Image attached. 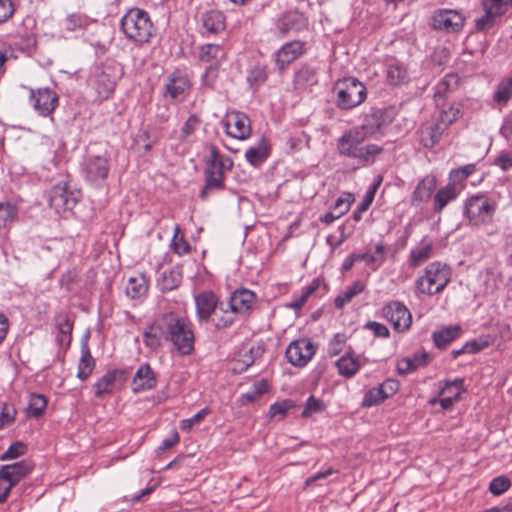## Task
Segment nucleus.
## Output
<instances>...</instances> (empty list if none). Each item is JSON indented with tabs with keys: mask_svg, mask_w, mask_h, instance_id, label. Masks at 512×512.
Segmentation results:
<instances>
[{
	"mask_svg": "<svg viewBox=\"0 0 512 512\" xmlns=\"http://www.w3.org/2000/svg\"><path fill=\"white\" fill-rule=\"evenodd\" d=\"M365 140L361 129L352 128L338 139L337 151L341 156L356 159L361 167L371 165L382 152V148L376 144L363 145Z\"/></svg>",
	"mask_w": 512,
	"mask_h": 512,
	"instance_id": "obj_1",
	"label": "nucleus"
},
{
	"mask_svg": "<svg viewBox=\"0 0 512 512\" xmlns=\"http://www.w3.org/2000/svg\"><path fill=\"white\" fill-rule=\"evenodd\" d=\"M166 339L170 340L182 355H189L194 349L192 324L184 317L175 314L165 315L163 319Z\"/></svg>",
	"mask_w": 512,
	"mask_h": 512,
	"instance_id": "obj_2",
	"label": "nucleus"
},
{
	"mask_svg": "<svg viewBox=\"0 0 512 512\" xmlns=\"http://www.w3.org/2000/svg\"><path fill=\"white\" fill-rule=\"evenodd\" d=\"M125 36L137 44L149 42L154 34V25L149 14L142 9H130L121 19Z\"/></svg>",
	"mask_w": 512,
	"mask_h": 512,
	"instance_id": "obj_3",
	"label": "nucleus"
},
{
	"mask_svg": "<svg viewBox=\"0 0 512 512\" xmlns=\"http://www.w3.org/2000/svg\"><path fill=\"white\" fill-rule=\"evenodd\" d=\"M451 279V270L445 263L435 261L430 263L424 273L416 280L417 291L433 296L442 292Z\"/></svg>",
	"mask_w": 512,
	"mask_h": 512,
	"instance_id": "obj_4",
	"label": "nucleus"
},
{
	"mask_svg": "<svg viewBox=\"0 0 512 512\" xmlns=\"http://www.w3.org/2000/svg\"><path fill=\"white\" fill-rule=\"evenodd\" d=\"M231 167L232 161L229 158L224 159L216 148L211 149L204 171L205 186L200 192L201 199L206 200L211 192L224 189V170Z\"/></svg>",
	"mask_w": 512,
	"mask_h": 512,
	"instance_id": "obj_5",
	"label": "nucleus"
},
{
	"mask_svg": "<svg viewBox=\"0 0 512 512\" xmlns=\"http://www.w3.org/2000/svg\"><path fill=\"white\" fill-rule=\"evenodd\" d=\"M337 106L341 109H352L366 99V87L353 77L344 78L336 83Z\"/></svg>",
	"mask_w": 512,
	"mask_h": 512,
	"instance_id": "obj_6",
	"label": "nucleus"
},
{
	"mask_svg": "<svg viewBox=\"0 0 512 512\" xmlns=\"http://www.w3.org/2000/svg\"><path fill=\"white\" fill-rule=\"evenodd\" d=\"M121 75V68L112 61H107L94 68L91 81L100 97L107 98L113 92L116 81Z\"/></svg>",
	"mask_w": 512,
	"mask_h": 512,
	"instance_id": "obj_7",
	"label": "nucleus"
},
{
	"mask_svg": "<svg viewBox=\"0 0 512 512\" xmlns=\"http://www.w3.org/2000/svg\"><path fill=\"white\" fill-rule=\"evenodd\" d=\"M192 88L191 80L182 70H175L165 80L162 94L165 99L174 102H183L190 94Z\"/></svg>",
	"mask_w": 512,
	"mask_h": 512,
	"instance_id": "obj_8",
	"label": "nucleus"
},
{
	"mask_svg": "<svg viewBox=\"0 0 512 512\" xmlns=\"http://www.w3.org/2000/svg\"><path fill=\"white\" fill-rule=\"evenodd\" d=\"M495 213V206L484 195H475L467 199L464 214L473 225L489 223Z\"/></svg>",
	"mask_w": 512,
	"mask_h": 512,
	"instance_id": "obj_9",
	"label": "nucleus"
},
{
	"mask_svg": "<svg viewBox=\"0 0 512 512\" xmlns=\"http://www.w3.org/2000/svg\"><path fill=\"white\" fill-rule=\"evenodd\" d=\"M80 198V192L73 189L68 182H60L54 185L49 193V203L55 211L60 214L62 212L71 211Z\"/></svg>",
	"mask_w": 512,
	"mask_h": 512,
	"instance_id": "obj_10",
	"label": "nucleus"
},
{
	"mask_svg": "<svg viewBox=\"0 0 512 512\" xmlns=\"http://www.w3.org/2000/svg\"><path fill=\"white\" fill-rule=\"evenodd\" d=\"M484 15L475 21L478 31H487L512 7V0H482Z\"/></svg>",
	"mask_w": 512,
	"mask_h": 512,
	"instance_id": "obj_11",
	"label": "nucleus"
},
{
	"mask_svg": "<svg viewBox=\"0 0 512 512\" xmlns=\"http://www.w3.org/2000/svg\"><path fill=\"white\" fill-rule=\"evenodd\" d=\"M228 136L244 141L251 136V121L249 117L240 111H229L221 121Z\"/></svg>",
	"mask_w": 512,
	"mask_h": 512,
	"instance_id": "obj_12",
	"label": "nucleus"
},
{
	"mask_svg": "<svg viewBox=\"0 0 512 512\" xmlns=\"http://www.w3.org/2000/svg\"><path fill=\"white\" fill-rule=\"evenodd\" d=\"M316 353V346L309 338L292 341L286 349L288 362L295 367H304Z\"/></svg>",
	"mask_w": 512,
	"mask_h": 512,
	"instance_id": "obj_13",
	"label": "nucleus"
},
{
	"mask_svg": "<svg viewBox=\"0 0 512 512\" xmlns=\"http://www.w3.org/2000/svg\"><path fill=\"white\" fill-rule=\"evenodd\" d=\"M465 18L457 10L440 9L432 16L433 29L446 33H455L462 30Z\"/></svg>",
	"mask_w": 512,
	"mask_h": 512,
	"instance_id": "obj_14",
	"label": "nucleus"
},
{
	"mask_svg": "<svg viewBox=\"0 0 512 512\" xmlns=\"http://www.w3.org/2000/svg\"><path fill=\"white\" fill-rule=\"evenodd\" d=\"M109 170V158L106 155H90L86 158L83 166L85 178L94 184H101L105 181Z\"/></svg>",
	"mask_w": 512,
	"mask_h": 512,
	"instance_id": "obj_15",
	"label": "nucleus"
},
{
	"mask_svg": "<svg viewBox=\"0 0 512 512\" xmlns=\"http://www.w3.org/2000/svg\"><path fill=\"white\" fill-rule=\"evenodd\" d=\"M383 315L398 332H405L411 326L412 315L410 311L398 301L387 304L383 308Z\"/></svg>",
	"mask_w": 512,
	"mask_h": 512,
	"instance_id": "obj_16",
	"label": "nucleus"
},
{
	"mask_svg": "<svg viewBox=\"0 0 512 512\" xmlns=\"http://www.w3.org/2000/svg\"><path fill=\"white\" fill-rule=\"evenodd\" d=\"M197 28L202 36L219 34L225 29V16L218 10H206L199 14Z\"/></svg>",
	"mask_w": 512,
	"mask_h": 512,
	"instance_id": "obj_17",
	"label": "nucleus"
},
{
	"mask_svg": "<svg viewBox=\"0 0 512 512\" xmlns=\"http://www.w3.org/2000/svg\"><path fill=\"white\" fill-rule=\"evenodd\" d=\"M307 51L306 43L293 40L283 44L275 53V64L279 70L286 69Z\"/></svg>",
	"mask_w": 512,
	"mask_h": 512,
	"instance_id": "obj_18",
	"label": "nucleus"
},
{
	"mask_svg": "<svg viewBox=\"0 0 512 512\" xmlns=\"http://www.w3.org/2000/svg\"><path fill=\"white\" fill-rule=\"evenodd\" d=\"M228 303L236 316H247L254 310L257 296L251 290L237 289L230 295Z\"/></svg>",
	"mask_w": 512,
	"mask_h": 512,
	"instance_id": "obj_19",
	"label": "nucleus"
},
{
	"mask_svg": "<svg viewBox=\"0 0 512 512\" xmlns=\"http://www.w3.org/2000/svg\"><path fill=\"white\" fill-rule=\"evenodd\" d=\"M30 99L33 108L44 117L51 115L58 106V96L50 88L31 90Z\"/></svg>",
	"mask_w": 512,
	"mask_h": 512,
	"instance_id": "obj_20",
	"label": "nucleus"
},
{
	"mask_svg": "<svg viewBox=\"0 0 512 512\" xmlns=\"http://www.w3.org/2000/svg\"><path fill=\"white\" fill-rule=\"evenodd\" d=\"M220 300L211 291H204L195 296L196 316L200 323L209 322Z\"/></svg>",
	"mask_w": 512,
	"mask_h": 512,
	"instance_id": "obj_21",
	"label": "nucleus"
},
{
	"mask_svg": "<svg viewBox=\"0 0 512 512\" xmlns=\"http://www.w3.org/2000/svg\"><path fill=\"white\" fill-rule=\"evenodd\" d=\"M308 27L307 17L299 11L285 13L278 21L277 29L282 36L290 32H299Z\"/></svg>",
	"mask_w": 512,
	"mask_h": 512,
	"instance_id": "obj_22",
	"label": "nucleus"
},
{
	"mask_svg": "<svg viewBox=\"0 0 512 512\" xmlns=\"http://www.w3.org/2000/svg\"><path fill=\"white\" fill-rule=\"evenodd\" d=\"M465 392L464 380L457 378L451 381H445L440 389V405L443 409H449L460 399L461 394Z\"/></svg>",
	"mask_w": 512,
	"mask_h": 512,
	"instance_id": "obj_23",
	"label": "nucleus"
},
{
	"mask_svg": "<svg viewBox=\"0 0 512 512\" xmlns=\"http://www.w3.org/2000/svg\"><path fill=\"white\" fill-rule=\"evenodd\" d=\"M156 383L157 380L153 370L149 364L145 363L136 371L132 381V389L136 393L150 390L156 386Z\"/></svg>",
	"mask_w": 512,
	"mask_h": 512,
	"instance_id": "obj_24",
	"label": "nucleus"
},
{
	"mask_svg": "<svg viewBox=\"0 0 512 512\" xmlns=\"http://www.w3.org/2000/svg\"><path fill=\"white\" fill-rule=\"evenodd\" d=\"M124 377L121 370H110L105 373L95 384L94 394L97 398H102L105 394L114 392L117 382Z\"/></svg>",
	"mask_w": 512,
	"mask_h": 512,
	"instance_id": "obj_25",
	"label": "nucleus"
},
{
	"mask_svg": "<svg viewBox=\"0 0 512 512\" xmlns=\"http://www.w3.org/2000/svg\"><path fill=\"white\" fill-rule=\"evenodd\" d=\"M32 470V465L26 460L4 465L0 469V475L12 484H18Z\"/></svg>",
	"mask_w": 512,
	"mask_h": 512,
	"instance_id": "obj_26",
	"label": "nucleus"
},
{
	"mask_svg": "<svg viewBox=\"0 0 512 512\" xmlns=\"http://www.w3.org/2000/svg\"><path fill=\"white\" fill-rule=\"evenodd\" d=\"M235 321L236 315L229 308V303L223 301H220L209 320L217 330L230 328Z\"/></svg>",
	"mask_w": 512,
	"mask_h": 512,
	"instance_id": "obj_27",
	"label": "nucleus"
},
{
	"mask_svg": "<svg viewBox=\"0 0 512 512\" xmlns=\"http://www.w3.org/2000/svg\"><path fill=\"white\" fill-rule=\"evenodd\" d=\"M437 186L436 176L429 174L423 177L412 193V204L428 202Z\"/></svg>",
	"mask_w": 512,
	"mask_h": 512,
	"instance_id": "obj_28",
	"label": "nucleus"
},
{
	"mask_svg": "<svg viewBox=\"0 0 512 512\" xmlns=\"http://www.w3.org/2000/svg\"><path fill=\"white\" fill-rule=\"evenodd\" d=\"M56 341L60 347L67 349L72 340L73 321L65 314H59L56 319Z\"/></svg>",
	"mask_w": 512,
	"mask_h": 512,
	"instance_id": "obj_29",
	"label": "nucleus"
},
{
	"mask_svg": "<svg viewBox=\"0 0 512 512\" xmlns=\"http://www.w3.org/2000/svg\"><path fill=\"white\" fill-rule=\"evenodd\" d=\"M200 60L209 63V70L217 68L218 65L226 58L224 48L217 44H206L201 47Z\"/></svg>",
	"mask_w": 512,
	"mask_h": 512,
	"instance_id": "obj_30",
	"label": "nucleus"
},
{
	"mask_svg": "<svg viewBox=\"0 0 512 512\" xmlns=\"http://www.w3.org/2000/svg\"><path fill=\"white\" fill-rule=\"evenodd\" d=\"M444 128L438 122L427 124L420 129V142L426 148H432L441 139Z\"/></svg>",
	"mask_w": 512,
	"mask_h": 512,
	"instance_id": "obj_31",
	"label": "nucleus"
},
{
	"mask_svg": "<svg viewBox=\"0 0 512 512\" xmlns=\"http://www.w3.org/2000/svg\"><path fill=\"white\" fill-rule=\"evenodd\" d=\"M461 327L459 325L443 327L433 332L432 338L434 344L439 349H445L452 341L460 336Z\"/></svg>",
	"mask_w": 512,
	"mask_h": 512,
	"instance_id": "obj_32",
	"label": "nucleus"
},
{
	"mask_svg": "<svg viewBox=\"0 0 512 512\" xmlns=\"http://www.w3.org/2000/svg\"><path fill=\"white\" fill-rule=\"evenodd\" d=\"M428 355L425 352L415 353L411 357H406L397 362V371L401 375H407L427 362Z\"/></svg>",
	"mask_w": 512,
	"mask_h": 512,
	"instance_id": "obj_33",
	"label": "nucleus"
},
{
	"mask_svg": "<svg viewBox=\"0 0 512 512\" xmlns=\"http://www.w3.org/2000/svg\"><path fill=\"white\" fill-rule=\"evenodd\" d=\"M433 251V244L426 239H423L421 245L413 248L409 256V264L412 267H418L426 262L431 256Z\"/></svg>",
	"mask_w": 512,
	"mask_h": 512,
	"instance_id": "obj_34",
	"label": "nucleus"
},
{
	"mask_svg": "<svg viewBox=\"0 0 512 512\" xmlns=\"http://www.w3.org/2000/svg\"><path fill=\"white\" fill-rule=\"evenodd\" d=\"M336 367L341 376L351 378L358 372L361 364L358 358L353 357L350 352H347L336 361Z\"/></svg>",
	"mask_w": 512,
	"mask_h": 512,
	"instance_id": "obj_35",
	"label": "nucleus"
},
{
	"mask_svg": "<svg viewBox=\"0 0 512 512\" xmlns=\"http://www.w3.org/2000/svg\"><path fill=\"white\" fill-rule=\"evenodd\" d=\"M458 191L454 183H449L445 187L439 189L434 195V211L440 212L444 207L456 199Z\"/></svg>",
	"mask_w": 512,
	"mask_h": 512,
	"instance_id": "obj_36",
	"label": "nucleus"
},
{
	"mask_svg": "<svg viewBox=\"0 0 512 512\" xmlns=\"http://www.w3.org/2000/svg\"><path fill=\"white\" fill-rule=\"evenodd\" d=\"M94 367L95 362L90 354L89 347L87 343H83L81 346V358L78 364L77 377L82 381L87 380L91 375Z\"/></svg>",
	"mask_w": 512,
	"mask_h": 512,
	"instance_id": "obj_37",
	"label": "nucleus"
},
{
	"mask_svg": "<svg viewBox=\"0 0 512 512\" xmlns=\"http://www.w3.org/2000/svg\"><path fill=\"white\" fill-rule=\"evenodd\" d=\"M386 78L388 83L391 85H403L408 82L407 69L399 62L390 63L386 69Z\"/></svg>",
	"mask_w": 512,
	"mask_h": 512,
	"instance_id": "obj_38",
	"label": "nucleus"
},
{
	"mask_svg": "<svg viewBox=\"0 0 512 512\" xmlns=\"http://www.w3.org/2000/svg\"><path fill=\"white\" fill-rule=\"evenodd\" d=\"M493 101L499 106H505L512 98V76L502 79L493 93Z\"/></svg>",
	"mask_w": 512,
	"mask_h": 512,
	"instance_id": "obj_39",
	"label": "nucleus"
},
{
	"mask_svg": "<svg viewBox=\"0 0 512 512\" xmlns=\"http://www.w3.org/2000/svg\"><path fill=\"white\" fill-rule=\"evenodd\" d=\"M268 157V144L265 139L256 145L252 146L245 152V158L248 163L253 166H258L263 163Z\"/></svg>",
	"mask_w": 512,
	"mask_h": 512,
	"instance_id": "obj_40",
	"label": "nucleus"
},
{
	"mask_svg": "<svg viewBox=\"0 0 512 512\" xmlns=\"http://www.w3.org/2000/svg\"><path fill=\"white\" fill-rule=\"evenodd\" d=\"M148 290V281L143 275L131 277L126 285V294L132 299L140 298Z\"/></svg>",
	"mask_w": 512,
	"mask_h": 512,
	"instance_id": "obj_41",
	"label": "nucleus"
},
{
	"mask_svg": "<svg viewBox=\"0 0 512 512\" xmlns=\"http://www.w3.org/2000/svg\"><path fill=\"white\" fill-rule=\"evenodd\" d=\"M365 289V284L357 280L351 286L346 287V289L335 298V306L338 309L343 308L347 303H349L355 296L362 293Z\"/></svg>",
	"mask_w": 512,
	"mask_h": 512,
	"instance_id": "obj_42",
	"label": "nucleus"
},
{
	"mask_svg": "<svg viewBox=\"0 0 512 512\" xmlns=\"http://www.w3.org/2000/svg\"><path fill=\"white\" fill-rule=\"evenodd\" d=\"M381 117L382 113L380 111L373 112L365 118L364 123L361 126L356 128L361 129L362 132H364V137L367 139L381 131L383 126Z\"/></svg>",
	"mask_w": 512,
	"mask_h": 512,
	"instance_id": "obj_43",
	"label": "nucleus"
},
{
	"mask_svg": "<svg viewBox=\"0 0 512 512\" xmlns=\"http://www.w3.org/2000/svg\"><path fill=\"white\" fill-rule=\"evenodd\" d=\"M317 81V69L308 64L303 65L294 75V83L298 87L314 85Z\"/></svg>",
	"mask_w": 512,
	"mask_h": 512,
	"instance_id": "obj_44",
	"label": "nucleus"
},
{
	"mask_svg": "<svg viewBox=\"0 0 512 512\" xmlns=\"http://www.w3.org/2000/svg\"><path fill=\"white\" fill-rule=\"evenodd\" d=\"M200 125V117L197 114L190 115L180 129V140L182 142H192L194 140L195 133L199 129Z\"/></svg>",
	"mask_w": 512,
	"mask_h": 512,
	"instance_id": "obj_45",
	"label": "nucleus"
},
{
	"mask_svg": "<svg viewBox=\"0 0 512 512\" xmlns=\"http://www.w3.org/2000/svg\"><path fill=\"white\" fill-rule=\"evenodd\" d=\"M182 281V273L178 268L171 269L169 272H163L158 285L162 291H170L177 288Z\"/></svg>",
	"mask_w": 512,
	"mask_h": 512,
	"instance_id": "obj_46",
	"label": "nucleus"
},
{
	"mask_svg": "<svg viewBox=\"0 0 512 512\" xmlns=\"http://www.w3.org/2000/svg\"><path fill=\"white\" fill-rule=\"evenodd\" d=\"M47 407V399L42 394H31L27 413L31 417H40Z\"/></svg>",
	"mask_w": 512,
	"mask_h": 512,
	"instance_id": "obj_47",
	"label": "nucleus"
},
{
	"mask_svg": "<svg viewBox=\"0 0 512 512\" xmlns=\"http://www.w3.org/2000/svg\"><path fill=\"white\" fill-rule=\"evenodd\" d=\"M377 187L378 184H375L366 192L365 196L363 197V199L358 204L357 208L352 214V218L354 219V221L358 222L362 219V214L368 210L369 206L373 202Z\"/></svg>",
	"mask_w": 512,
	"mask_h": 512,
	"instance_id": "obj_48",
	"label": "nucleus"
},
{
	"mask_svg": "<svg viewBox=\"0 0 512 512\" xmlns=\"http://www.w3.org/2000/svg\"><path fill=\"white\" fill-rule=\"evenodd\" d=\"M17 208L10 202H0V229L12 223L17 217Z\"/></svg>",
	"mask_w": 512,
	"mask_h": 512,
	"instance_id": "obj_49",
	"label": "nucleus"
},
{
	"mask_svg": "<svg viewBox=\"0 0 512 512\" xmlns=\"http://www.w3.org/2000/svg\"><path fill=\"white\" fill-rule=\"evenodd\" d=\"M160 330L159 326L152 325L144 332L143 342L147 347L157 349L161 346Z\"/></svg>",
	"mask_w": 512,
	"mask_h": 512,
	"instance_id": "obj_50",
	"label": "nucleus"
},
{
	"mask_svg": "<svg viewBox=\"0 0 512 512\" xmlns=\"http://www.w3.org/2000/svg\"><path fill=\"white\" fill-rule=\"evenodd\" d=\"M386 399L385 392L382 391L380 386L371 388L368 390L363 398L362 405L365 407H371L380 404Z\"/></svg>",
	"mask_w": 512,
	"mask_h": 512,
	"instance_id": "obj_51",
	"label": "nucleus"
},
{
	"mask_svg": "<svg viewBox=\"0 0 512 512\" xmlns=\"http://www.w3.org/2000/svg\"><path fill=\"white\" fill-rule=\"evenodd\" d=\"M325 409V404L322 400L315 398L314 396H310L304 406V409L301 413L303 418H309L314 414H318L323 412Z\"/></svg>",
	"mask_w": 512,
	"mask_h": 512,
	"instance_id": "obj_52",
	"label": "nucleus"
},
{
	"mask_svg": "<svg viewBox=\"0 0 512 512\" xmlns=\"http://www.w3.org/2000/svg\"><path fill=\"white\" fill-rule=\"evenodd\" d=\"M460 110L458 107L450 106L448 109L441 110L438 123L441 125L444 130H447L448 127L453 124L459 117Z\"/></svg>",
	"mask_w": 512,
	"mask_h": 512,
	"instance_id": "obj_53",
	"label": "nucleus"
},
{
	"mask_svg": "<svg viewBox=\"0 0 512 512\" xmlns=\"http://www.w3.org/2000/svg\"><path fill=\"white\" fill-rule=\"evenodd\" d=\"M210 413L209 407H204L195 415L190 418L183 419L180 422V429L185 432H190L195 425H199L200 422Z\"/></svg>",
	"mask_w": 512,
	"mask_h": 512,
	"instance_id": "obj_54",
	"label": "nucleus"
},
{
	"mask_svg": "<svg viewBox=\"0 0 512 512\" xmlns=\"http://www.w3.org/2000/svg\"><path fill=\"white\" fill-rule=\"evenodd\" d=\"M476 165L471 163L464 165L460 168L454 169L450 172V180L454 183H461L465 181L471 174L475 172Z\"/></svg>",
	"mask_w": 512,
	"mask_h": 512,
	"instance_id": "obj_55",
	"label": "nucleus"
},
{
	"mask_svg": "<svg viewBox=\"0 0 512 512\" xmlns=\"http://www.w3.org/2000/svg\"><path fill=\"white\" fill-rule=\"evenodd\" d=\"M353 201H354V198H353L352 194H350V193L344 194L336 200V202L331 210L335 211L337 216L340 218L349 211Z\"/></svg>",
	"mask_w": 512,
	"mask_h": 512,
	"instance_id": "obj_56",
	"label": "nucleus"
},
{
	"mask_svg": "<svg viewBox=\"0 0 512 512\" xmlns=\"http://www.w3.org/2000/svg\"><path fill=\"white\" fill-rule=\"evenodd\" d=\"M511 486L510 480L506 476H498L494 478L489 485V490L493 495H501Z\"/></svg>",
	"mask_w": 512,
	"mask_h": 512,
	"instance_id": "obj_57",
	"label": "nucleus"
},
{
	"mask_svg": "<svg viewBox=\"0 0 512 512\" xmlns=\"http://www.w3.org/2000/svg\"><path fill=\"white\" fill-rule=\"evenodd\" d=\"M346 336L342 333H337L334 337L329 341L327 353L329 356H336L340 354L345 346Z\"/></svg>",
	"mask_w": 512,
	"mask_h": 512,
	"instance_id": "obj_58",
	"label": "nucleus"
},
{
	"mask_svg": "<svg viewBox=\"0 0 512 512\" xmlns=\"http://www.w3.org/2000/svg\"><path fill=\"white\" fill-rule=\"evenodd\" d=\"M26 452V446L22 442H15L11 444L5 453H3L0 457L2 461H7L11 459L18 458L24 455Z\"/></svg>",
	"mask_w": 512,
	"mask_h": 512,
	"instance_id": "obj_59",
	"label": "nucleus"
},
{
	"mask_svg": "<svg viewBox=\"0 0 512 512\" xmlns=\"http://www.w3.org/2000/svg\"><path fill=\"white\" fill-rule=\"evenodd\" d=\"M290 408H292V403L289 400L274 403L270 406L269 415L271 418L283 419Z\"/></svg>",
	"mask_w": 512,
	"mask_h": 512,
	"instance_id": "obj_60",
	"label": "nucleus"
},
{
	"mask_svg": "<svg viewBox=\"0 0 512 512\" xmlns=\"http://www.w3.org/2000/svg\"><path fill=\"white\" fill-rule=\"evenodd\" d=\"M15 13L12 0H0V24L7 22Z\"/></svg>",
	"mask_w": 512,
	"mask_h": 512,
	"instance_id": "obj_61",
	"label": "nucleus"
},
{
	"mask_svg": "<svg viewBox=\"0 0 512 512\" xmlns=\"http://www.w3.org/2000/svg\"><path fill=\"white\" fill-rule=\"evenodd\" d=\"M85 24L86 18L80 14H71L64 21L65 28L69 31H75L78 28L83 27Z\"/></svg>",
	"mask_w": 512,
	"mask_h": 512,
	"instance_id": "obj_62",
	"label": "nucleus"
},
{
	"mask_svg": "<svg viewBox=\"0 0 512 512\" xmlns=\"http://www.w3.org/2000/svg\"><path fill=\"white\" fill-rule=\"evenodd\" d=\"M489 346V341L484 338L473 339L464 344L467 353H477Z\"/></svg>",
	"mask_w": 512,
	"mask_h": 512,
	"instance_id": "obj_63",
	"label": "nucleus"
},
{
	"mask_svg": "<svg viewBox=\"0 0 512 512\" xmlns=\"http://www.w3.org/2000/svg\"><path fill=\"white\" fill-rule=\"evenodd\" d=\"M313 291V287H306L302 291L301 295L295 296L288 306L294 308L295 310L301 309L308 300L309 296L313 293Z\"/></svg>",
	"mask_w": 512,
	"mask_h": 512,
	"instance_id": "obj_64",
	"label": "nucleus"
}]
</instances>
